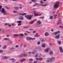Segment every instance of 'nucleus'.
I'll return each mask as SVG.
<instances>
[{"instance_id": "nucleus-1", "label": "nucleus", "mask_w": 63, "mask_h": 63, "mask_svg": "<svg viewBox=\"0 0 63 63\" xmlns=\"http://www.w3.org/2000/svg\"><path fill=\"white\" fill-rule=\"evenodd\" d=\"M60 5V2L58 1H56V3L54 5L53 7L55 9L58 8L59 7V6Z\"/></svg>"}, {"instance_id": "nucleus-2", "label": "nucleus", "mask_w": 63, "mask_h": 63, "mask_svg": "<svg viewBox=\"0 0 63 63\" xmlns=\"http://www.w3.org/2000/svg\"><path fill=\"white\" fill-rule=\"evenodd\" d=\"M55 58L54 57H52L51 58H50L47 61V62H52L53 60H55Z\"/></svg>"}, {"instance_id": "nucleus-3", "label": "nucleus", "mask_w": 63, "mask_h": 63, "mask_svg": "<svg viewBox=\"0 0 63 63\" xmlns=\"http://www.w3.org/2000/svg\"><path fill=\"white\" fill-rule=\"evenodd\" d=\"M59 13V11H57L56 13H55V12L54 11L53 13V15L54 17V19H55L56 18V16L57 15V13Z\"/></svg>"}, {"instance_id": "nucleus-4", "label": "nucleus", "mask_w": 63, "mask_h": 63, "mask_svg": "<svg viewBox=\"0 0 63 63\" xmlns=\"http://www.w3.org/2000/svg\"><path fill=\"white\" fill-rule=\"evenodd\" d=\"M25 17L28 19H30V20L31 19V18L32 17V16L31 15H28L25 16Z\"/></svg>"}, {"instance_id": "nucleus-5", "label": "nucleus", "mask_w": 63, "mask_h": 63, "mask_svg": "<svg viewBox=\"0 0 63 63\" xmlns=\"http://www.w3.org/2000/svg\"><path fill=\"white\" fill-rule=\"evenodd\" d=\"M33 13H34L35 16H41L42 15L40 14H38L36 13V11H34L33 12Z\"/></svg>"}, {"instance_id": "nucleus-6", "label": "nucleus", "mask_w": 63, "mask_h": 63, "mask_svg": "<svg viewBox=\"0 0 63 63\" xmlns=\"http://www.w3.org/2000/svg\"><path fill=\"white\" fill-rule=\"evenodd\" d=\"M28 55L27 54H21L19 56L20 57H27V56Z\"/></svg>"}, {"instance_id": "nucleus-7", "label": "nucleus", "mask_w": 63, "mask_h": 63, "mask_svg": "<svg viewBox=\"0 0 63 63\" xmlns=\"http://www.w3.org/2000/svg\"><path fill=\"white\" fill-rule=\"evenodd\" d=\"M37 23H38V24L37 26V27H41V26H42V25H41V22L40 21H38L37 22Z\"/></svg>"}, {"instance_id": "nucleus-8", "label": "nucleus", "mask_w": 63, "mask_h": 63, "mask_svg": "<svg viewBox=\"0 0 63 63\" xmlns=\"http://www.w3.org/2000/svg\"><path fill=\"white\" fill-rule=\"evenodd\" d=\"M60 52L61 53H63V49L62 47H60L59 48Z\"/></svg>"}, {"instance_id": "nucleus-9", "label": "nucleus", "mask_w": 63, "mask_h": 63, "mask_svg": "<svg viewBox=\"0 0 63 63\" xmlns=\"http://www.w3.org/2000/svg\"><path fill=\"white\" fill-rule=\"evenodd\" d=\"M36 38H32L31 37L27 38H26L27 40H35Z\"/></svg>"}, {"instance_id": "nucleus-10", "label": "nucleus", "mask_w": 63, "mask_h": 63, "mask_svg": "<svg viewBox=\"0 0 63 63\" xmlns=\"http://www.w3.org/2000/svg\"><path fill=\"white\" fill-rule=\"evenodd\" d=\"M49 48H48L45 50V52H48L49 51Z\"/></svg>"}, {"instance_id": "nucleus-11", "label": "nucleus", "mask_w": 63, "mask_h": 63, "mask_svg": "<svg viewBox=\"0 0 63 63\" xmlns=\"http://www.w3.org/2000/svg\"><path fill=\"white\" fill-rule=\"evenodd\" d=\"M60 37V34H58L56 36V37H55V38L56 39H59Z\"/></svg>"}, {"instance_id": "nucleus-12", "label": "nucleus", "mask_w": 63, "mask_h": 63, "mask_svg": "<svg viewBox=\"0 0 63 63\" xmlns=\"http://www.w3.org/2000/svg\"><path fill=\"white\" fill-rule=\"evenodd\" d=\"M45 36L47 37V36H49V33L47 32H46L45 33Z\"/></svg>"}, {"instance_id": "nucleus-13", "label": "nucleus", "mask_w": 63, "mask_h": 63, "mask_svg": "<svg viewBox=\"0 0 63 63\" xmlns=\"http://www.w3.org/2000/svg\"><path fill=\"white\" fill-rule=\"evenodd\" d=\"M38 4V3H35L34 4L32 5V7H34L36 6H37Z\"/></svg>"}, {"instance_id": "nucleus-14", "label": "nucleus", "mask_w": 63, "mask_h": 63, "mask_svg": "<svg viewBox=\"0 0 63 63\" xmlns=\"http://www.w3.org/2000/svg\"><path fill=\"white\" fill-rule=\"evenodd\" d=\"M25 60H26V59H22L21 60L20 62H23V61H25Z\"/></svg>"}, {"instance_id": "nucleus-15", "label": "nucleus", "mask_w": 63, "mask_h": 63, "mask_svg": "<svg viewBox=\"0 0 63 63\" xmlns=\"http://www.w3.org/2000/svg\"><path fill=\"white\" fill-rule=\"evenodd\" d=\"M5 12V9L4 8H2L1 10V13H4Z\"/></svg>"}, {"instance_id": "nucleus-16", "label": "nucleus", "mask_w": 63, "mask_h": 63, "mask_svg": "<svg viewBox=\"0 0 63 63\" xmlns=\"http://www.w3.org/2000/svg\"><path fill=\"white\" fill-rule=\"evenodd\" d=\"M19 37H23V34L22 33H20L18 34Z\"/></svg>"}, {"instance_id": "nucleus-17", "label": "nucleus", "mask_w": 63, "mask_h": 63, "mask_svg": "<svg viewBox=\"0 0 63 63\" xmlns=\"http://www.w3.org/2000/svg\"><path fill=\"white\" fill-rule=\"evenodd\" d=\"M14 36L15 37H19L18 34H14Z\"/></svg>"}, {"instance_id": "nucleus-18", "label": "nucleus", "mask_w": 63, "mask_h": 63, "mask_svg": "<svg viewBox=\"0 0 63 63\" xmlns=\"http://www.w3.org/2000/svg\"><path fill=\"white\" fill-rule=\"evenodd\" d=\"M39 33H36V34L35 35V37H39L40 36V35H38Z\"/></svg>"}, {"instance_id": "nucleus-19", "label": "nucleus", "mask_w": 63, "mask_h": 63, "mask_svg": "<svg viewBox=\"0 0 63 63\" xmlns=\"http://www.w3.org/2000/svg\"><path fill=\"white\" fill-rule=\"evenodd\" d=\"M10 60H12V62H14L15 61V60L14 59H10Z\"/></svg>"}, {"instance_id": "nucleus-20", "label": "nucleus", "mask_w": 63, "mask_h": 63, "mask_svg": "<svg viewBox=\"0 0 63 63\" xmlns=\"http://www.w3.org/2000/svg\"><path fill=\"white\" fill-rule=\"evenodd\" d=\"M19 19L20 20H23L24 19V18L23 17H22L19 18Z\"/></svg>"}, {"instance_id": "nucleus-21", "label": "nucleus", "mask_w": 63, "mask_h": 63, "mask_svg": "<svg viewBox=\"0 0 63 63\" xmlns=\"http://www.w3.org/2000/svg\"><path fill=\"white\" fill-rule=\"evenodd\" d=\"M53 52L52 51H50L49 52V54L50 55H53Z\"/></svg>"}, {"instance_id": "nucleus-22", "label": "nucleus", "mask_w": 63, "mask_h": 63, "mask_svg": "<svg viewBox=\"0 0 63 63\" xmlns=\"http://www.w3.org/2000/svg\"><path fill=\"white\" fill-rule=\"evenodd\" d=\"M42 47H46V45L45 44H43L42 45Z\"/></svg>"}, {"instance_id": "nucleus-23", "label": "nucleus", "mask_w": 63, "mask_h": 63, "mask_svg": "<svg viewBox=\"0 0 63 63\" xmlns=\"http://www.w3.org/2000/svg\"><path fill=\"white\" fill-rule=\"evenodd\" d=\"M36 59L37 60H42V58H36Z\"/></svg>"}, {"instance_id": "nucleus-24", "label": "nucleus", "mask_w": 63, "mask_h": 63, "mask_svg": "<svg viewBox=\"0 0 63 63\" xmlns=\"http://www.w3.org/2000/svg\"><path fill=\"white\" fill-rule=\"evenodd\" d=\"M3 15H10V14L7 13V12H5L3 13Z\"/></svg>"}, {"instance_id": "nucleus-25", "label": "nucleus", "mask_w": 63, "mask_h": 63, "mask_svg": "<svg viewBox=\"0 0 63 63\" xmlns=\"http://www.w3.org/2000/svg\"><path fill=\"white\" fill-rule=\"evenodd\" d=\"M29 28V27L27 26H25L23 27V28H24V29H26V28Z\"/></svg>"}, {"instance_id": "nucleus-26", "label": "nucleus", "mask_w": 63, "mask_h": 63, "mask_svg": "<svg viewBox=\"0 0 63 63\" xmlns=\"http://www.w3.org/2000/svg\"><path fill=\"white\" fill-rule=\"evenodd\" d=\"M36 52H37V51L35 50L32 52V54H34V53H36Z\"/></svg>"}, {"instance_id": "nucleus-27", "label": "nucleus", "mask_w": 63, "mask_h": 63, "mask_svg": "<svg viewBox=\"0 0 63 63\" xmlns=\"http://www.w3.org/2000/svg\"><path fill=\"white\" fill-rule=\"evenodd\" d=\"M4 40H7V41H10V39H9V38H5L4 39Z\"/></svg>"}, {"instance_id": "nucleus-28", "label": "nucleus", "mask_w": 63, "mask_h": 63, "mask_svg": "<svg viewBox=\"0 0 63 63\" xmlns=\"http://www.w3.org/2000/svg\"><path fill=\"white\" fill-rule=\"evenodd\" d=\"M14 8L15 9H16V10H18V7L16 6H15L14 7Z\"/></svg>"}, {"instance_id": "nucleus-29", "label": "nucleus", "mask_w": 63, "mask_h": 63, "mask_svg": "<svg viewBox=\"0 0 63 63\" xmlns=\"http://www.w3.org/2000/svg\"><path fill=\"white\" fill-rule=\"evenodd\" d=\"M36 21V20H35L34 21H33L32 22H30V24H33V23L34 22V21Z\"/></svg>"}, {"instance_id": "nucleus-30", "label": "nucleus", "mask_w": 63, "mask_h": 63, "mask_svg": "<svg viewBox=\"0 0 63 63\" xmlns=\"http://www.w3.org/2000/svg\"><path fill=\"white\" fill-rule=\"evenodd\" d=\"M61 24H62V23L60 22H58L57 23V25H59Z\"/></svg>"}, {"instance_id": "nucleus-31", "label": "nucleus", "mask_w": 63, "mask_h": 63, "mask_svg": "<svg viewBox=\"0 0 63 63\" xmlns=\"http://www.w3.org/2000/svg\"><path fill=\"white\" fill-rule=\"evenodd\" d=\"M6 47H7V46L5 45L2 48L3 49H5L6 48Z\"/></svg>"}, {"instance_id": "nucleus-32", "label": "nucleus", "mask_w": 63, "mask_h": 63, "mask_svg": "<svg viewBox=\"0 0 63 63\" xmlns=\"http://www.w3.org/2000/svg\"><path fill=\"white\" fill-rule=\"evenodd\" d=\"M58 43L59 45H61V42L60 41H58Z\"/></svg>"}, {"instance_id": "nucleus-33", "label": "nucleus", "mask_w": 63, "mask_h": 63, "mask_svg": "<svg viewBox=\"0 0 63 63\" xmlns=\"http://www.w3.org/2000/svg\"><path fill=\"white\" fill-rule=\"evenodd\" d=\"M17 22L18 23H21V21H17Z\"/></svg>"}, {"instance_id": "nucleus-34", "label": "nucleus", "mask_w": 63, "mask_h": 63, "mask_svg": "<svg viewBox=\"0 0 63 63\" xmlns=\"http://www.w3.org/2000/svg\"><path fill=\"white\" fill-rule=\"evenodd\" d=\"M20 15H22V16H24L26 15V13H23L22 14H20Z\"/></svg>"}, {"instance_id": "nucleus-35", "label": "nucleus", "mask_w": 63, "mask_h": 63, "mask_svg": "<svg viewBox=\"0 0 63 63\" xmlns=\"http://www.w3.org/2000/svg\"><path fill=\"white\" fill-rule=\"evenodd\" d=\"M53 17L52 16H51L50 17V19H53Z\"/></svg>"}, {"instance_id": "nucleus-36", "label": "nucleus", "mask_w": 63, "mask_h": 63, "mask_svg": "<svg viewBox=\"0 0 63 63\" xmlns=\"http://www.w3.org/2000/svg\"><path fill=\"white\" fill-rule=\"evenodd\" d=\"M13 12L15 14V13H17V11L14 10L13 11Z\"/></svg>"}, {"instance_id": "nucleus-37", "label": "nucleus", "mask_w": 63, "mask_h": 63, "mask_svg": "<svg viewBox=\"0 0 63 63\" xmlns=\"http://www.w3.org/2000/svg\"><path fill=\"white\" fill-rule=\"evenodd\" d=\"M39 5H40V6H47V4H45L44 5L39 4Z\"/></svg>"}, {"instance_id": "nucleus-38", "label": "nucleus", "mask_w": 63, "mask_h": 63, "mask_svg": "<svg viewBox=\"0 0 63 63\" xmlns=\"http://www.w3.org/2000/svg\"><path fill=\"white\" fill-rule=\"evenodd\" d=\"M11 25L12 26H15V25H16V24H15L14 23H12V24Z\"/></svg>"}, {"instance_id": "nucleus-39", "label": "nucleus", "mask_w": 63, "mask_h": 63, "mask_svg": "<svg viewBox=\"0 0 63 63\" xmlns=\"http://www.w3.org/2000/svg\"><path fill=\"white\" fill-rule=\"evenodd\" d=\"M57 32H54L53 33V34H54V35H56V34H57Z\"/></svg>"}, {"instance_id": "nucleus-40", "label": "nucleus", "mask_w": 63, "mask_h": 63, "mask_svg": "<svg viewBox=\"0 0 63 63\" xmlns=\"http://www.w3.org/2000/svg\"><path fill=\"white\" fill-rule=\"evenodd\" d=\"M37 44L38 45H40V42L39 41L37 42Z\"/></svg>"}, {"instance_id": "nucleus-41", "label": "nucleus", "mask_w": 63, "mask_h": 63, "mask_svg": "<svg viewBox=\"0 0 63 63\" xmlns=\"http://www.w3.org/2000/svg\"><path fill=\"white\" fill-rule=\"evenodd\" d=\"M7 58H8V57L7 56H5L3 57V58H4V59H7Z\"/></svg>"}, {"instance_id": "nucleus-42", "label": "nucleus", "mask_w": 63, "mask_h": 63, "mask_svg": "<svg viewBox=\"0 0 63 63\" xmlns=\"http://www.w3.org/2000/svg\"><path fill=\"white\" fill-rule=\"evenodd\" d=\"M29 61H32L33 60V59H29Z\"/></svg>"}, {"instance_id": "nucleus-43", "label": "nucleus", "mask_w": 63, "mask_h": 63, "mask_svg": "<svg viewBox=\"0 0 63 63\" xmlns=\"http://www.w3.org/2000/svg\"><path fill=\"white\" fill-rule=\"evenodd\" d=\"M40 3L41 4H43L44 3V2L42 0H41L40 1Z\"/></svg>"}, {"instance_id": "nucleus-44", "label": "nucleus", "mask_w": 63, "mask_h": 63, "mask_svg": "<svg viewBox=\"0 0 63 63\" xmlns=\"http://www.w3.org/2000/svg\"><path fill=\"white\" fill-rule=\"evenodd\" d=\"M57 34L60 33V31H58L57 32Z\"/></svg>"}, {"instance_id": "nucleus-45", "label": "nucleus", "mask_w": 63, "mask_h": 63, "mask_svg": "<svg viewBox=\"0 0 63 63\" xmlns=\"http://www.w3.org/2000/svg\"><path fill=\"white\" fill-rule=\"evenodd\" d=\"M39 18L41 19H42H42H44V17H40Z\"/></svg>"}, {"instance_id": "nucleus-46", "label": "nucleus", "mask_w": 63, "mask_h": 63, "mask_svg": "<svg viewBox=\"0 0 63 63\" xmlns=\"http://www.w3.org/2000/svg\"><path fill=\"white\" fill-rule=\"evenodd\" d=\"M61 21V19L60 18H59L58 20V22H60Z\"/></svg>"}, {"instance_id": "nucleus-47", "label": "nucleus", "mask_w": 63, "mask_h": 63, "mask_svg": "<svg viewBox=\"0 0 63 63\" xmlns=\"http://www.w3.org/2000/svg\"><path fill=\"white\" fill-rule=\"evenodd\" d=\"M3 52V50H0V53H2Z\"/></svg>"}, {"instance_id": "nucleus-48", "label": "nucleus", "mask_w": 63, "mask_h": 63, "mask_svg": "<svg viewBox=\"0 0 63 63\" xmlns=\"http://www.w3.org/2000/svg\"><path fill=\"white\" fill-rule=\"evenodd\" d=\"M13 49H14V47H11L10 48V50H13Z\"/></svg>"}, {"instance_id": "nucleus-49", "label": "nucleus", "mask_w": 63, "mask_h": 63, "mask_svg": "<svg viewBox=\"0 0 63 63\" xmlns=\"http://www.w3.org/2000/svg\"><path fill=\"white\" fill-rule=\"evenodd\" d=\"M21 25V23H19V24H18V26H20Z\"/></svg>"}, {"instance_id": "nucleus-50", "label": "nucleus", "mask_w": 63, "mask_h": 63, "mask_svg": "<svg viewBox=\"0 0 63 63\" xmlns=\"http://www.w3.org/2000/svg\"><path fill=\"white\" fill-rule=\"evenodd\" d=\"M59 27L60 28H63V26H59Z\"/></svg>"}, {"instance_id": "nucleus-51", "label": "nucleus", "mask_w": 63, "mask_h": 63, "mask_svg": "<svg viewBox=\"0 0 63 63\" xmlns=\"http://www.w3.org/2000/svg\"><path fill=\"white\" fill-rule=\"evenodd\" d=\"M36 31H33V33H36Z\"/></svg>"}, {"instance_id": "nucleus-52", "label": "nucleus", "mask_w": 63, "mask_h": 63, "mask_svg": "<svg viewBox=\"0 0 63 63\" xmlns=\"http://www.w3.org/2000/svg\"><path fill=\"white\" fill-rule=\"evenodd\" d=\"M20 47H22V46H23V44H21L20 45Z\"/></svg>"}, {"instance_id": "nucleus-53", "label": "nucleus", "mask_w": 63, "mask_h": 63, "mask_svg": "<svg viewBox=\"0 0 63 63\" xmlns=\"http://www.w3.org/2000/svg\"><path fill=\"white\" fill-rule=\"evenodd\" d=\"M2 6L0 5V10H1V8H2Z\"/></svg>"}, {"instance_id": "nucleus-54", "label": "nucleus", "mask_w": 63, "mask_h": 63, "mask_svg": "<svg viewBox=\"0 0 63 63\" xmlns=\"http://www.w3.org/2000/svg\"><path fill=\"white\" fill-rule=\"evenodd\" d=\"M5 25H9V24L6 23V24H5Z\"/></svg>"}, {"instance_id": "nucleus-55", "label": "nucleus", "mask_w": 63, "mask_h": 63, "mask_svg": "<svg viewBox=\"0 0 63 63\" xmlns=\"http://www.w3.org/2000/svg\"><path fill=\"white\" fill-rule=\"evenodd\" d=\"M49 45L50 46H51V45H53V44H51L50 43H49Z\"/></svg>"}, {"instance_id": "nucleus-56", "label": "nucleus", "mask_w": 63, "mask_h": 63, "mask_svg": "<svg viewBox=\"0 0 63 63\" xmlns=\"http://www.w3.org/2000/svg\"><path fill=\"white\" fill-rule=\"evenodd\" d=\"M36 0H32V2H33V1H34V2H35V3H36V1H35Z\"/></svg>"}, {"instance_id": "nucleus-57", "label": "nucleus", "mask_w": 63, "mask_h": 63, "mask_svg": "<svg viewBox=\"0 0 63 63\" xmlns=\"http://www.w3.org/2000/svg\"><path fill=\"white\" fill-rule=\"evenodd\" d=\"M19 47V46L18 45H16L15 46L16 47Z\"/></svg>"}, {"instance_id": "nucleus-58", "label": "nucleus", "mask_w": 63, "mask_h": 63, "mask_svg": "<svg viewBox=\"0 0 63 63\" xmlns=\"http://www.w3.org/2000/svg\"><path fill=\"white\" fill-rule=\"evenodd\" d=\"M3 30V29L2 28H0V31H1V30Z\"/></svg>"}, {"instance_id": "nucleus-59", "label": "nucleus", "mask_w": 63, "mask_h": 63, "mask_svg": "<svg viewBox=\"0 0 63 63\" xmlns=\"http://www.w3.org/2000/svg\"><path fill=\"white\" fill-rule=\"evenodd\" d=\"M38 57V54H36L35 56V57Z\"/></svg>"}, {"instance_id": "nucleus-60", "label": "nucleus", "mask_w": 63, "mask_h": 63, "mask_svg": "<svg viewBox=\"0 0 63 63\" xmlns=\"http://www.w3.org/2000/svg\"><path fill=\"white\" fill-rule=\"evenodd\" d=\"M6 37H10V35H6Z\"/></svg>"}, {"instance_id": "nucleus-61", "label": "nucleus", "mask_w": 63, "mask_h": 63, "mask_svg": "<svg viewBox=\"0 0 63 63\" xmlns=\"http://www.w3.org/2000/svg\"><path fill=\"white\" fill-rule=\"evenodd\" d=\"M37 61H35L34 62V63H37Z\"/></svg>"}, {"instance_id": "nucleus-62", "label": "nucleus", "mask_w": 63, "mask_h": 63, "mask_svg": "<svg viewBox=\"0 0 63 63\" xmlns=\"http://www.w3.org/2000/svg\"><path fill=\"white\" fill-rule=\"evenodd\" d=\"M10 44H13V42L12 41L10 42Z\"/></svg>"}, {"instance_id": "nucleus-63", "label": "nucleus", "mask_w": 63, "mask_h": 63, "mask_svg": "<svg viewBox=\"0 0 63 63\" xmlns=\"http://www.w3.org/2000/svg\"><path fill=\"white\" fill-rule=\"evenodd\" d=\"M4 30L2 31H1L2 33H4Z\"/></svg>"}, {"instance_id": "nucleus-64", "label": "nucleus", "mask_w": 63, "mask_h": 63, "mask_svg": "<svg viewBox=\"0 0 63 63\" xmlns=\"http://www.w3.org/2000/svg\"><path fill=\"white\" fill-rule=\"evenodd\" d=\"M19 8L20 9H22V7H19Z\"/></svg>"}]
</instances>
